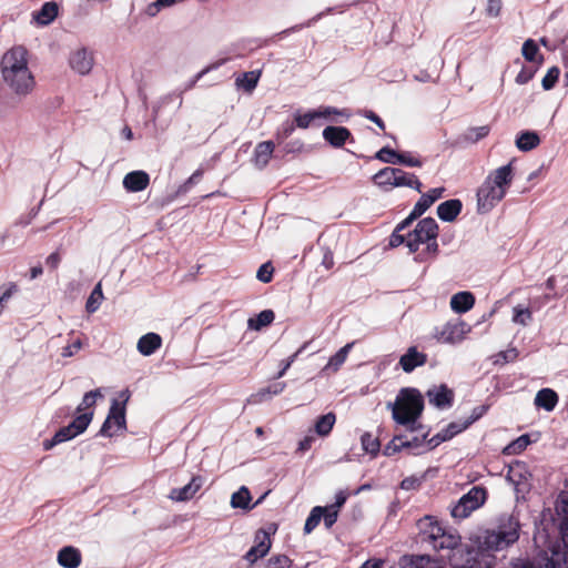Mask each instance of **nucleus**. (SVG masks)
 <instances>
[{
	"label": "nucleus",
	"mask_w": 568,
	"mask_h": 568,
	"mask_svg": "<svg viewBox=\"0 0 568 568\" xmlns=\"http://www.w3.org/2000/svg\"><path fill=\"white\" fill-rule=\"evenodd\" d=\"M27 55L24 48L17 47L7 51L1 60L3 81L19 97H27L36 87Z\"/></svg>",
	"instance_id": "1"
},
{
	"label": "nucleus",
	"mask_w": 568,
	"mask_h": 568,
	"mask_svg": "<svg viewBox=\"0 0 568 568\" xmlns=\"http://www.w3.org/2000/svg\"><path fill=\"white\" fill-rule=\"evenodd\" d=\"M514 180L511 163L489 172L476 192L477 212L487 214L506 196Z\"/></svg>",
	"instance_id": "2"
},
{
	"label": "nucleus",
	"mask_w": 568,
	"mask_h": 568,
	"mask_svg": "<svg viewBox=\"0 0 568 568\" xmlns=\"http://www.w3.org/2000/svg\"><path fill=\"white\" fill-rule=\"evenodd\" d=\"M556 514L559 519L561 542H550L538 568H568V494L561 493L556 500Z\"/></svg>",
	"instance_id": "3"
},
{
	"label": "nucleus",
	"mask_w": 568,
	"mask_h": 568,
	"mask_svg": "<svg viewBox=\"0 0 568 568\" xmlns=\"http://www.w3.org/2000/svg\"><path fill=\"white\" fill-rule=\"evenodd\" d=\"M392 409L393 419L403 426H406L410 432H416L423 428L418 423L424 409V398L420 392L416 388H403L394 403L387 404Z\"/></svg>",
	"instance_id": "4"
},
{
	"label": "nucleus",
	"mask_w": 568,
	"mask_h": 568,
	"mask_svg": "<svg viewBox=\"0 0 568 568\" xmlns=\"http://www.w3.org/2000/svg\"><path fill=\"white\" fill-rule=\"evenodd\" d=\"M438 225L433 217L420 220L413 231L407 233L406 246L410 253L418 251L422 244H426L425 252L419 253L415 260L424 262L426 255L435 256L438 252Z\"/></svg>",
	"instance_id": "5"
},
{
	"label": "nucleus",
	"mask_w": 568,
	"mask_h": 568,
	"mask_svg": "<svg viewBox=\"0 0 568 568\" xmlns=\"http://www.w3.org/2000/svg\"><path fill=\"white\" fill-rule=\"evenodd\" d=\"M129 399L130 392L128 389L121 390L119 398L112 399L108 416L99 433L101 436L112 437L118 432L126 429L125 406Z\"/></svg>",
	"instance_id": "6"
},
{
	"label": "nucleus",
	"mask_w": 568,
	"mask_h": 568,
	"mask_svg": "<svg viewBox=\"0 0 568 568\" xmlns=\"http://www.w3.org/2000/svg\"><path fill=\"white\" fill-rule=\"evenodd\" d=\"M487 499V490L481 486H474L468 493L463 495L458 501L452 507L450 515L453 518L462 520L467 518L473 511L480 508Z\"/></svg>",
	"instance_id": "7"
},
{
	"label": "nucleus",
	"mask_w": 568,
	"mask_h": 568,
	"mask_svg": "<svg viewBox=\"0 0 568 568\" xmlns=\"http://www.w3.org/2000/svg\"><path fill=\"white\" fill-rule=\"evenodd\" d=\"M92 418H93L92 412H88V413L78 415L69 425L60 428L54 434L52 439L45 440L43 443L44 449H51L53 446L64 443V442H68L72 438H74L75 436L82 434L88 428L90 423L92 422Z\"/></svg>",
	"instance_id": "8"
},
{
	"label": "nucleus",
	"mask_w": 568,
	"mask_h": 568,
	"mask_svg": "<svg viewBox=\"0 0 568 568\" xmlns=\"http://www.w3.org/2000/svg\"><path fill=\"white\" fill-rule=\"evenodd\" d=\"M471 331V327L462 320L450 321L436 327L434 338L444 344H458L463 342Z\"/></svg>",
	"instance_id": "9"
},
{
	"label": "nucleus",
	"mask_w": 568,
	"mask_h": 568,
	"mask_svg": "<svg viewBox=\"0 0 568 568\" xmlns=\"http://www.w3.org/2000/svg\"><path fill=\"white\" fill-rule=\"evenodd\" d=\"M516 542L515 532L504 534L496 527L494 529L486 530L481 546L489 551H500Z\"/></svg>",
	"instance_id": "10"
},
{
	"label": "nucleus",
	"mask_w": 568,
	"mask_h": 568,
	"mask_svg": "<svg viewBox=\"0 0 568 568\" xmlns=\"http://www.w3.org/2000/svg\"><path fill=\"white\" fill-rule=\"evenodd\" d=\"M418 528L422 542L427 545L429 548H432V546L438 541L439 536L446 529L432 516H425L424 518L419 519Z\"/></svg>",
	"instance_id": "11"
},
{
	"label": "nucleus",
	"mask_w": 568,
	"mask_h": 568,
	"mask_svg": "<svg viewBox=\"0 0 568 568\" xmlns=\"http://www.w3.org/2000/svg\"><path fill=\"white\" fill-rule=\"evenodd\" d=\"M93 63V54L85 48L74 50L69 58L71 69L81 75L88 74L92 70Z\"/></svg>",
	"instance_id": "12"
},
{
	"label": "nucleus",
	"mask_w": 568,
	"mask_h": 568,
	"mask_svg": "<svg viewBox=\"0 0 568 568\" xmlns=\"http://www.w3.org/2000/svg\"><path fill=\"white\" fill-rule=\"evenodd\" d=\"M213 67H207V68L203 69L197 74H195L191 80L185 82L181 88H179V90L173 91V92L164 95L161 99L159 105L154 106V109H153L154 114H158L161 104L169 103V102H171L173 100H179V106H181L182 102H183V98H182L183 93H185L186 91L193 89L196 85V83L203 78V75L205 73H207Z\"/></svg>",
	"instance_id": "13"
},
{
	"label": "nucleus",
	"mask_w": 568,
	"mask_h": 568,
	"mask_svg": "<svg viewBox=\"0 0 568 568\" xmlns=\"http://www.w3.org/2000/svg\"><path fill=\"white\" fill-rule=\"evenodd\" d=\"M204 479L201 476H193L189 484L181 488H173L169 494V498L173 501H187L192 499L195 494L201 489Z\"/></svg>",
	"instance_id": "14"
},
{
	"label": "nucleus",
	"mask_w": 568,
	"mask_h": 568,
	"mask_svg": "<svg viewBox=\"0 0 568 568\" xmlns=\"http://www.w3.org/2000/svg\"><path fill=\"white\" fill-rule=\"evenodd\" d=\"M428 400L437 408H448L453 404L454 393L445 384L433 386L426 393Z\"/></svg>",
	"instance_id": "15"
},
{
	"label": "nucleus",
	"mask_w": 568,
	"mask_h": 568,
	"mask_svg": "<svg viewBox=\"0 0 568 568\" xmlns=\"http://www.w3.org/2000/svg\"><path fill=\"white\" fill-rule=\"evenodd\" d=\"M427 355L419 352L416 346H410L399 358L398 365L405 373H412L415 368L424 366Z\"/></svg>",
	"instance_id": "16"
},
{
	"label": "nucleus",
	"mask_w": 568,
	"mask_h": 568,
	"mask_svg": "<svg viewBox=\"0 0 568 568\" xmlns=\"http://www.w3.org/2000/svg\"><path fill=\"white\" fill-rule=\"evenodd\" d=\"M255 545L245 554V559L253 564L263 558L271 548L270 535L264 530H258L254 539Z\"/></svg>",
	"instance_id": "17"
},
{
	"label": "nucleus",
	"mask_w": 568,
	"mask_h": 568,
	"mask_svg": "<svg viewBox=\"0 0 568 568\" xmlns=\"http://www.w3.org/2000/svg\"><path fill=\"white\" fill-rule=\"evenodd\" d=\"M398 564L400 568H443L438 560L427 555H405Z\"/></svg>",
	"instance_id": "18"
},
{
	"label": "nucleus",
	"mask_w": 568,
	"mask_h": 568,
	"mask_svg": "<svg viewBox=\"0 0 568 568\" xmlns=\"http://www.w3.org/2000/svg\"><path fill=\"white\" fill-rule=\"evenodd\" d=\"M323 139L333 148H342L352 138L351 131L345 126L328 125L323 130Z\"/></svg>",
	"instance_id": "19"
},
{
	"label": "nucleus",
	"mask_w": 568,
	"mask_h": 568,
	"mask_svg": "<svg viewBox=\"0 0 568 568\" xmlns=\"http://www.w3.org/2000/svg\"><path fill=\"white\" fill-rule=\"evenodd\" d=\"M150 176L144 171H132L123 178V186L129 192H141L148 187Z\"/></svg>",
	"instance_id": "20"
},
{
	"label": "nucleus",
	"mask_w": 568,
	"mask_h": 568,
	"mask_svg": "<svg viewBox=\"0 0 568 568\" xmlns=\"http://www.w3.org/2000/svg\"><path fill=\"white\" fill-rule=\"evenodd\" d=\"M162 346V338L156 333H148L138 341L136 348L143 356H151Z\"/></svg>",
	"instance_id": "21"
},
{
	"label": "nucleus",
	"mask_w": 568,
	"mask_h": 568,
	"mask_svg": "<svg viewBox=\"0 0 568 568\" xmlns=\"http://www.w3.org/2000/svg\"><path fill=\"white\" fill-rule=\"evenodd\" d=\"M496 528L504 534L515 532L517 541L520 534V521L518 515L515 513L501 514L496 520Z\"/></svg>",
	"instance_id": "22"
},
{
	"label": "nucleus",
	"mask_w": 568,
	"mask_h": 568,
	"mask_svg": "<svg viewBox=\"0 0 568 568\" xmlns=\"http://www.w3.org/2000/svg\"><path fill=\"white\" fill-rule=\"evenodd\" d=\"M275 144L272 141L260 142L254 150L253 162L256 168L264 169L270 162Z\"/></svg>",
	"instance_id": "23"
},
{
	"label": "nucleus",
	"mask_w": 568,
	"mask_h": 568,
	"mask_svg": "<svg viewBox=\"0 0 568 568\" xmlns=\"http://www.w3.org/2000/svg\"><path fill=\"white\" fill-rule=\"evenodd\" d=\"M57 559L64 568H78L81 564V554L77 548L65 546L59 550Z\"/></svg>",
	"instance_id": "24"
},
{
	"label": "nucleus",
	"mask_w": 568,
	"mask_h": 568,
	"mask_svg": "<svg viewBox=\"0 0 568 568\" xmlns=\"http://www.w3.org/2000/svg\"><path fill=\"white\" fill-rule=\"evenodd\" d=\"M462 207L459 200H448L437 206V215L444 222H453L460 213Z\"/></svg>",
	"instance_id": "25"
},
{
	"label": "nucleus",
	"mask_w": 568,
	"mask_h": 568,
	"mask_svg": "<svg viewBox=\"0 0 568 568\" xmlns=\"http://www.w3.org/2000/svg\"><path fill=\"white\" fill-rule=\"evenodd\" d=\"M534 404L546 412H552L558 404V395L551 388H542L536 394Z\"/></svg>",
	"instance_id": "26"
},
{
	"label": "nucleus",
	"mask_w": 568,
	"mask_h": 568,
	"mask_svg": "<svg viewBox=\"0 0 568 568\" xmlns=\"http://www.w3.org/2000/svg\"><path fill=\"white\" fill-rule=\"evenodd\" d=\"M475 297L470 292H458L450 298V307L457 314H463L473 308Z\"/></svg>",
	"instance_id": "27"
},
{
	"label": "nucleus",
	"mask_w": 568,
	"mask_h": 568,
	"mask_svg": "<svg viewBox=\"0 0 568 568\" xmlns=\"http://www.w3.org/2000/svg\"><path fill=\"white\" fill-rule=\"evenodd\" d=\"M355 342L347 343L339 348L333 356L329 357L327 364L323 368L327 373H336L342 365L346 362L349 352L352 351Z\"/></svg>",
	"instance_id": "28"
},
{
	"label": "nucleus",
	"mask_w": 568,
	"mask_h": 568,
	"mask_svg": "<svg viewBox=\"0 0 568 568\" xmlns=\"http://www.w3.org/2000/svg\"><path fill=\"white\" fill-rule=\"evenodd\" d=\"M58 16V6L55 2H45L40 10L32 13L33 20L40 26L51 23Z\"/></svg>",
	"instance_id": "29"
},
{
	"label": "nucleus",
	"mask_w": 568,
	"mask_h": 568,
	"mask_svg": "<svg viewBox=\"0 0 568 568\" xmlns=\"http://www.w3.org/2000/svg\"><path fill=\"white\" fill-rule=\"evenodd\" d=\"M460 545V537L456 532L445 529L438 538V541L432 546L433 550H455Z\"/></svg>",
	"instance_id": "30"
},
{
	"label": "nucleus",
	"mask_w": 568,
	"mask_h": 568,
	"mask_svg": "<svg viewBox=\"0 0 568 568\" xmlns=\"http://www.w3.org/2000/svg\"><path fill=\"white\" fill-rule=\"evenodd\" d=\"M395 178L394 183L395 187L407 186L414 189L418 192L422 190V182L414 173H408L403 171L402 169L395 168Z\"/></svg>",
	"instance_id": "31"
},
{
	"label": "nucleus",
	"mask_w": 568,
	"mask_h": 568,
	"mask_svg": "<svg viewBox=\"0 0 568 568\" xmlns=\"http://www.w3.org/2000/svg\"><path fill=\"white\" fill-rule=\"evenodd\" d=\"M539 143V135L534 131H523L516 138V146L523 152L534 150Z\"/></svg>",
	"instance_id": "32"
},
{
	"label": "nucleus",
	"mask_w": 568,
	"mask_h": 568,
	"mask_svg": "<svg viewBox=\"0 0 568 568\" xmlns=\"http://www.w3.org/2000/svg\"><path fill=\"white\" fill-rule=\"evenodd\" d=\"M395 168H384L379 170L373 176V182L384 191H389L395 187L394 178H395Z\"/></svg>",
	"instance_id": "33"
},
{
	"label": "nucleus",
	"mask_w": 568,
	"mask_h": 568,
	"mask_svg": "<svg viewBox=\"0 0 568 568\" xmlns=\"http://www.w3.org/2000/svg\"><path fill=\"white\" fill-rule=\"evenodd\" d=\"M260 77V70L244 72L236 78L235 84L239 89H243L244 91L251 93L256 88Z\"/></svg>",
	"instance_id": "34"
},
{
	"label": "nucleus",
	"mask_w": 568,
	"mask_h": 568,
	"mask_svg": "<svg viewBox=\"0 0 568 568\" xmlns=\"http://www.w3.org/2000/svg\"><path fill=\"white\" fill-rule=\"evenodd\" d=\"M318 120L329 121V122H338L337 116L349 119L351 112L347 109H337L335 106H320L316 109Z\"/></svg>",
	"instance_id": "35"
},
{
	"label": "nucleus",
	"mask_w": 568,
	"mask_h": 568,
	"mask_svg": "<svg viewBox=\"0 0 568 568\" xmlns=\"http://www.w3.org/2000/svg\"><path fill=\"white\" fill-rule=\"evenodd\" d=\"M335 422L336 416L334 413L322 415L315 422L314 432L321 437H326L331 434Z\"/></svg>",
	"instance_id": "36"
},
{
	"label": "nucleus",
	"mask_w": 568,
	"mask_h": 568,
	"mask_svg": "<svg viewBox=\"0 0 568 568\" xmlns=\"http://www.w3.org/2000/svg\"><path fill=\"white\" fill-rule=\"evenodd\" d=\"M275 314L272 310H264L258 313L255 317H251L247 321V327L253 331H261L273 323Z\"/></svg>",
	"instance_id": "37"
},
{
	"label": "nucleus",
	"mask_w": 568,
	"mask_h": 568,
	"mask_svg": "<svg viewBox=\"0 0 568 568\" xmlns=\"http://www.w3.org/2000/svg\"><path fill=\"white\" fill-rule=\"evenodd\" d=\"M251 493L247 487L242 486L237 491L231 496V506L233 508L252 509L255 505L251 506Z\"/></svg>",
	"instance_id": "38"
},
{
	"label": "nucleus",
	"mask_w": 568,
	"mask_h": 568,
	"mask_svg": "<svg viewBox=\"0 0 568 568\" xmlns=\"http://www.w3.org/2000/svg\"><path fill=\"white\" fill-rule=\"evenodd\" d=\"M102 397H103V395H102L100 388H97V389L85 393L81 403L77 407V413H79V415L83 414V413H88V412L93 413L92 408L95 405L97 399L102 398Z\"/></svg>",
	"instance_id": "39"
},
{
	"label": "nucleus",
	"mask_w": 568,
	"mask_h": 568,
	"mask_svg": "<svg viewBox=\"0 0 568 568\" xmlns=\"http://www.w3.org/2000/svg\"><path fill=\"white\" fill-rule=\"evenodd\" d=\"M410 225V222H408L406 219L402 221L394 230L389 237V246L390 247H397L402 244H406L407 234H403L402 232L406 230Z\"/></svg>",
	"instance_id": "40"
},
{
	"label": "nucleus",
	"mask_w": 568,
	"mask_h": 568,
	"mask_svg": "<svg viewBox=\"0 0 568 568\" xmlns=\"http://www.w3.org/2000/svg\"><path fill=\"white\" fill-rule=\"evenodd\" d=\"M324 507L322 506H315L308 517L306 518L305 525H304V532L311 534L320 524L322 516L324 514Z\"/></svg>",
	"instance_id": "41"
},
{
	"label": "nucleus",
	"mask_w": 568,
	"mask_h": 568,
	"mask_svg": "<svg viewBox=\"0 0 568 568\" xmlns=\"http://www.w3.org/2000/svg\"><path fill=\"white\" fill-rule=\"evenodd\" d=\"M432 205L433 203L430 197L425 196V194H423L414 205V209L412 210L410 214L406 217V220L412 223L414 220L424 214V212H426Z\"/></svg>",
	"instance_id": "42"
},
{
	"label": "nucleus",
	"mask_w": 568,
	"mask_h": 568,
	"mask_svg": "<svg viewBox=\"0 0 568 568\" xmlns=\"http://www.w3.org/2000/svg\"><path fill=\"white\" fill-rule=\"evenodd\" d=\"M102 300H103V293H102L101 283H98L87 301V304H85L87 312L88 313L97 312L101 305Z\"/></svg>",
	"instance_id": "43"
},
{
	"label": "nucleus",
	"mask_w": 568,
	"mask_h": 568,
	"mask_svg": "<svg viewBox=\"0 0 568 568\" xmlns=\"http://www.w3.org/2000/svg\"><path fill=\"white\" fill-rule=\"evenodd\" d=\"M489 132H490L489 125L473 126V128H469L465 132L464 139L467 142L476 143V142L480 141L481 139L486 138L489 134Z\"/></svg>",
	"instance_id": "44"
},
{
	"label": "nucleus",
	"mask_w": 568,
	"mask_h": 568,
	"mask_svg": "<svg viewBox=\"0 0 568 568\" xmlns=\"http://www.w3.org/2000/svg\"><path fill=\"white\" fill-rule=\"evenodd\" d=\"M285 387L286 384L283 382L274 383L268 387L261 389L257 394L253 395V402L257 403L263 400L266 396L278 395L285 389Z\"/></svg>",
	"instance_id": "45"
},
{
	"label": "nucleus",
	"mask_w": 568,
	"mask_h": 568,
	"mask_svg": "<svg viewBox=\"0 0 568 568\" xmlns=\"http://www.w3.org/2000/svg\"><path fill=\"white\" fill-rule=\"evenodd\" d=\"M361 444L364 452L376 455L379 452V440L371 433H364L361 437Z\"/></svg>",
	"instance_id": "46"
},
{
	"label": "nucleus",
	"mask_w": 568,
	"mask_h": 568,
	"mask_svg": "<svg viewBox=\"0 0 568 568\" xmlns=\"http://www.w3.org/2000/svg\"><path fill=\"white\" fill-rule=\"evenodd\" d=\"M294 120H295V123H296L297 128H300V129H307L312 124H314L315 121L318 120L317 111L315 109V110H311V111H308V112H306L304 114H296Z\"/></svg>",
	"instance_id": "47"
},
{
	"label": "nucleus",
	"mask_w": 568,
	"mask_h": 568,
	"mask_svg": "<svg viewBox=\"0 0 568 568\" xmlns=\"http://www.w3.org/2000/svg\"><path fill=\"white\" fill-rule=\"evenodd\" d=\"M518 357V351L516 348H508L495 354L493 358L494 365H505L514 362Z\"/></svg>",
	"instance_id": "48"
},
{
	"label": "nucleus",
	"mask_w": 568,
	"mask_h": 568,
	"mask_svg": "<svg viewBox=\"0 0 568 568\" xmlns=\"http://www.w3.org/2000/svg\"><path fill=\"white\" fill-rule=\"evenodd\" d=\"M538 51V45L531 39L526 40L521 48L524 58L529 62H535L537 60Z\"/></svg>",
	"instance_id": "49"
},
{
	"label": "nucleus",
	"mask_w": 568,
	"mask_h": 568,
	"mask_svg": "<svg viewBox=\"0 0 568 568\" xmlns=\"http://www.w3.org/2000/svg\"><path fill=\"white\" fill-rule=\"evenodd\" d=\"M399 153L395 150L384 146L376 154L375 158L384 163L397 164Z\"/></svg>",
	"instance_id": "50"
},
{
	"label": "nucleus",
	"mask_w": 568,
	"mask_h": 568,
	"mask_svg": "<svg viewBox=\"0 0 568 568\" xmlns=\"http://www.w3.org/2000/svg\"><path fill=\"white\" fill-rule=\"evenodd\" d=\"M559 74H560L559 68L551 67L547 71L546 75L542 78L541 85H542L544 90H546V91L551 90L555 87L556 82L558 81Z\"/></svg>",
	"instance_id": "51"
},
{
	"label": "nucleus",
	"mask_w": 568,
	"mask_h": 568,
	"mask_svg": "<svg viewBox=\"0 0 568 568\" xmlns=\"http://www.w3.org/2000/svg\"><path fill=\"white\" fill-rule=\"evenodd\" d=\"M513 321L516 324L526 326L531 321V312L529 311V308L516 306L514 307Z\"/></svg>",
	"instance_id": "52"
},
{
	"label": "nucleus",
	"mask_w": 568,
	"mask_h": 568,
	"mask_svg": "<svg viewBox=\"0 0 568 568\" xmlns=\"http://www.w3.org/2000/svg\"><path fill=\"white\" fill-rule=\"evenodd\" d=\"M292 560L285 555L272 556L264 568H291Z\"/></svg>",
	"instance_id": "53"
},
{
	"label": "nucleus",
	"mask_w": 568,
	"mask_h": 568,
	"mask_svg": "<svg viewBox=\"0 0 568 568\" xmlns=\"http://www.w3.org/2000/svg\"><path fill=\"white\" fill-rule=\"evenodd\" d=\"M397 164H404L409 168H419L423 165V162L409 152H402L397 158Z\"/></svg>",
	"instance_id": "54"
},
{
	"label": "nucleus",
	"mask_w": 568,
	"mask_h": 568,
	"mask_svg": "<svg viewBox=\"0 0 568 568\" xmlns=\"http://www.w3.org/2000/svg\"><path fill=\"white\" fill-rule=\"evenodd\" d=\"M404 436H395L393 440L385 446L384 448V455L386 456H393L394 454L400 452L404 449Z\"/></svg>",
	"instance_id": "55"
},
{
	"label": "nucleus",
	"mask_w": 568,
	"mask_h": 568,
	"mask_svg": "<svg viewBox=\"0 0 568 568\" xmlns=\"http://www.w3.org/2000/svg\"><path fill=\"white\" fill-rule=\"evenodd\" d=\"M273 272H274V268H273L271 262H266L258 267L256 277L262 283H270L273 277Z\"/></svg>",
	"instance_id": "56"
},
{
	"label": "nucleus",
	"mask_w": 568,
	"mask_h": 568,
	"mask_svg": "<svg viewBox=\"0 0 568 568\" xmlns=\"http://www.w3.org/2000/svg\"><path fill=\"white\" fill-rule=\"evenodd\" d=\"M308 343L303 344L292 356L281 363V369L276 375V378H281L285 375L286 371L295 362L297 356L306 348Z\"/></svg>",
	"instance_id": "57"
},
{
	"label": "nucleus",
	"mask_w": 568,
	"mask_h": 568,
	"mask_svg": "<svg viewBox=\"0 0 568 568\" xmlns=\"http://www.w3.org/2000/svg\"><path fill=\"white\" fill-rule=\"evenodd\" d=\"M424 477L423 476H409L402 480L400 488L404 490H417L422 483Z\"/></svg>",
	"instance_id": "58"
},
{
	"label": "nucleus",
	"mask_w": 568,
	"mask_h": 568,
	"mask_svg": "<svg viewBox=\"0 0 568 568\" xmlns=\"http://www.w3.org/2000/svg\"><path fill=\"white\" fill-rule=\"evenodd\" d=\"M324 509L325 510L322 516V518L324 520V525L326 528H331L337 521L338 510H336L329 506L324 507Z\"/></svg>",
	"instance_id": "59"
},
{
	"label": "nucleus",
	"mask_w": 568,
	"mask_h": 568,
	"mask_svg": "<svg viewBox=\"0 0 568 568\" xmlns=\"http://www.w3.org/2000/svg\"><path fill=\"white\" fill-rule=\"evenodd\" d=\"M18 291V287L14 283H9L6 287L4 292L0 296V315L3 313L6 308V303L10 300V297Z\"/></svg>",
	"instance_id": "60"
},
{
	"label": "nucleus",
	"mask_w": 568,
	"mask_h": 568,
	"mask_svg": "<svg viewBox=\"0 0 568 568\" xmlns=\"http://www.w3.org/2000/svg\"><path fill=\"white\" fill-rule=\"evenodd\" d=\"M467 427V425H459V424H456V423H450L449 425H447L444 429H442L440 432L443 433V435H445V438L446 440H449L452 439L455 435L459 434L460 432H463L465 428Z\"/></svg>",
	"instance_id": "61"
},
{
	"label": "nucleus",
	"mask_w": 568,
	"mask_h": 568,
	"mask_svg": "<svg viewBox=\"0 0 568 568\" xmlns=\"http://www.w3.org/2000/svg\"><path fill=\"white\" fill-rule=\"evenodd\" d=\"M529 444V439L527 435H523L519 438H517L515 442H513L510 445L507 446L506 450L510 453H518L523 449H525Z\"/></svg>",
	"instance_id": "62"
},
{
	"label": "nucleus",
	"mask_w": 568,
	"mask_h": 568,
	"mask_svg": "<svg viewBox=\"0 0 568 568\" xmlns=\"http://www.w3.org/2000/svg\"><path fill=\"white\" fill-rule=\"evenodd\" d=\"M501 8V0H488L485 12L488 17L496 18L500 14Z\"/></svg>",
	"instance_id": "63"
},
{
	"label": "nucleus",
	"mask_w": 568,
	"mask_h": 568,
	"mask_svg": "<svg viewBox=\"0 0 568 568\" xmlns=\"http://www.w3.org/2000/svg\"><path fill=\"white\" fill-rule=\"evenodd\" d=\"M535 75V71L528 68H523L517 74L515 81L517 84L528 83Z\"/></svg>",
	"instance_id": "64"
}]
</instances>
